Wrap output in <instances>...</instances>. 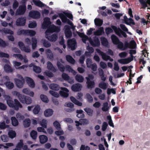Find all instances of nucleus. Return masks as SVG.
Here are the masks:
<instances>
[{
	"label": "nucleus",
	"mask_w": 150,
	"mask_h": 150,
	"mask_svg": "<svg viewBox=\"0 0 150 150\" xmlns=\"http://www.w3.org/2000/svg\"><path fill=\"white\" fill-rule=\"evenodd\" d=\"M6 99L8 105L15 110H18L19 108H21L23 107L22 105L17 99H15L13 101L12 98L9 96H6Z\"/></svg>",
	"instance_id": "1"
},
{
	"label": "nucleus",
	"mask_w": 150,
	"mask_h": 150,
	"mask_svg": "<svg viewBox=\"0 0 150 150\" xmlns=\"http://www.w3.org/2000/svg\"><path fill=\"white\" fill-rule=\"evenodd\" d=\"M111 39L113 44L115 45H117L118 49L122 48L123 46V43L120 41L118 38L114 34L112 35L111 36Z\"/></svg>",
	"instance_id": "2"
},
{
	"label": "nucleus",
	"mask_w": 150,
	"mask_h": 150,
	"mask_svg": "<svg viewBox=\"0 0 150 150\" xmlns=\"http://www.w3.org/2000/svg\"><path fill=\"white\" fill-rule=\"evenodd\" d=\"M19 79H15L14 80L16 86L20 88H22L24 83L25 80L22 76L20 75H18Z\"/></svg>",
	"instance_id": "3"
},
{
	"label": "nucleus",
	"mask_w": 150,
	"mask_h": 150,
	"mask_svg": "<svg viewBox=\"0 0 150 150\" xmlns=\"http://www.w3.org/2000/svg\"><path fill=\"white\" fill-rule=\"evenodd\" d=\"M91 45L93 47H98L100 45V43L98 38L96 36L93 38V40L91 39L89 40Z\"/></svg>",
	"instance_id": "4"
},
{
	"label": "nucleus",
	"mask_w": 150,
	"mask_h": 150,
	"mask_svg": "<svg viewBox=\"0 0 150 150\" xmlns=\"http://www.w3.org/2000/svg\"><path fill=\"white\" fill-rule=\"evenodd\" d=\"M76 45V42L74 39L69 40L67 41L68 47L71 50H73L75 49Z\"/></svg>",
	"instance_id": "5"
},
{
	"label": "nucleus",
	"mask_w": 150,
	"mask_h": 150,
	"mask_svg": "<svg viewBox=\"0 0 150 150\" xmlns=\"http://www.w3.org/2000/svg\"><path fill=\"white\" fill-rule=\"evenodd\" d=\"M29 16L34 19L40 18L41 14L40 12L37 11H32L29 13Z\"/></svg>",
	"instance_id": "6"
},
{
	"label": "nucleus",
	"mask_w": 150,
	"mask_h": 150,
	"mask_svg": "<svg viewBox=\"0 0 150 150\" xmlns=\"http://www.w3.org/2000/svg\"><path fill=\"white\" fill-rule=\"evenodd\" d=\"M26 18L22 17L18 18L16 21V24L18 26H24L25 24Z\"/></svg>",
	"instance_id": "7"
},
{
	"label": "nucleus",
	"mask_w": 150,
	"mask_h": 150,
	"mask_svg": "<svg viewBox=\"0 0 150 150\" xmlns=\"http://www.w3.org/2000/svg\"><path fill=\"white\" fill-rule=\"evenodd\" d=\"M61 91H59V94L61 96L64 98L68 97L69 95L68 92L69 90L66 88H61Z\"/></svg>",
	"instance_id": "8"
},
{
	"label": "nucleus",
	"mask_w": 150,
	"mask_h": 150,
	"mask_svg": "<svg viewBox=\"0 0 150 150\" xmlns=\"http://www.w3.org/2000/svg\"><path fill=\"white\" fill-rule=\"evenodd\" d=\"M64 28V32L66 37L67 38H71L72 36V32L71 30L70 27L68 25H66Z\"/></svg>",
	"instance_id": "9"
},
{
	"label": "nucleus",
	"mask_w": 150,
	"mask_h": 150,
	"mask_svg": "<svg viewBox=\"0 0 150 150\" xmlns=\"http://www.w3.org/2000/svg\"><path fill=\"white\" fill-rule=\"evenodd\" d=\"M82 88L81 85L79 83H76L73 84L71 87L72 90L74 92L80 91Z\"/></svg>",
	"instance_id": "10"
},
{
	"label": "nucleus",
	"mask_w": 150,
	"mask_h": 150,
	"mask_svg": "<svg viewBox=\"0 0 150 150\" xmlns=\"http://www.w3.org/2000/svg\"><path fill=\"white\" fill-rule=\"evenodd\" d=\"M51 22L50 19L49 17H45L44 19V21L42 24V26L43 28H47L49 25L50 24Z\"/></svg>",
	"instance_id": "11"
},
{
	"label": "nucleus",
	"mask_w": 150,
	"mask_h": 150,
	"mask_svg": "<svg viewBox=\"0 0 150 150\" xmlns=\"http://www.w3.org/2000/svg\"><path fill=\"white\" fill-rule=\"evenodd\" d=\"M87 80L86 83L87 84V87L89 89H92L95 86V82L94 81H91L90 78L88 77H86Z\"/></svg>",
	"instance_id": "12"
},
{
	"label": "nucleus",
	"mask_w": 150,
	"mask_h": 150,
	"mask_svg": "<svg viewBox=\"0 0 150 150\" xmlns=\"http://www.w3.org/2000/svg\"><path fill=\"white\" fill-rule=\"evenodd\" d=\"M26 7L25 4L19 6V9L17 10V13L19 15L23 14L26 11Z\"/></svg>",
	"instance_id": "13"
},
{
	"label": "nucleus",
	"mask_w": 150,
	"mask_h": 150,
	"mask_svg": "<svg viewBox=\"0 0 150 150\" xmlns=\"http://www.w3.org/2000/svg\"><path fill=\"white\" fill-rule=\"evenodd\" d=\"M97 52L101 55L102 58L104 60L107 61L108 60V58H110V57L107 55L106 54L103 52L101 51L99 49H97Z\"/></svg>",
	"instance_id": "14"
},
{
	"label": "nucleus",
	"mask_w": 150,
	"mask_h": 150,
	"mask_svg": "<svg viewBox=\"0 0 150 150\" xmlns=\"http://www.w3.org/2000/svg\"><path fill=\"white\" fill-rule=\"evenodd\" d=\"M46 38L52 42H55L57 38V36L56 34H53L51 35H46Z\"/></svg>",
	"instance_id": "15"
},
{
	"label": "nucleus",
	"mask_w": 150,
	"mask_h": 150,
	"mask_svg": "<svg viewBox=\"0 0 150 150\" xmlns=\"http://www.w3.org/2000/svg\"><path fill=\"white\" fill-rule=\"evenodd\" d=\"M132 61L131 58H127L119 59L118 60V62L120 63L123 64H127L129 63Z\"/></svg>",
	"instance_id": "16"
},
{
	"label": "nucleus",
	"mask_w": 150,
	"mask_h": 150,
	"mask_svg": "<svg viewBox=\"0 0 150 150\" xmlns=\"http://www.w3.org/2000/svg\"><path fill=\"white\" fill-rule=\"evenodd\" d=\"M4 69L5 71L8 73H12L14 70V69H13L8 64L5 65Z\"/></svg>",
	"instance_id": "17"
},
{
	"label": "nucleus",
	"mask_w": 150,
	"mask_h": 150,
	"mask_svg": "<svg viewBox=\"0 0 150 150\" xmlns=\"http://www.w3.org/2000/svg\"><path fill=\"white\" fill-rule=\"evenodd\" d=\"M104 33V28L103 27H100L98 30H96L94 33V35H95L99 36L102 35Z\"/></svg>",
	"instance_id": "18"
},
{
	"label": "nucleus",
	"mask_w": 150,
	"mask_h": 150,
	"mask_svg": "<svg viewBox=\"0 0 150 150\" xmlns=\"http://www.w3.org/2000/svg\"><path fill=\"white\" fill-rule=\"evenodd\" d=\"M40 142L41 144H44L47 142L48 140V138L44 135H41L39 136Z\"/></svg>",
	"instance_id": "19"
},
{
	"label": "nucleus",
	"mask_w": 150,
	"mask_h": 150,
	"mask_svg": "<svg viewBox=\"0 0 150 150\" xmlns=\"http://www.w3.org/2000/svg\"><path fill=\"white\" fill-rule=\"evenodd\" d=\"M27 84L30 87L34 88L35 86V83L34 81L31 78L28 77L26 80Z\"/></svg>",
	"instance_id": "20"
},
{
	"label": "nucleus",
	"mask_w": 150,
	"mask_h": 150,
	"mask_svg": "<svg viewBox=\"0 0 150 150\" xmlns=\"http://www.w3.org/2000/svg\"><path fill=\"white\" fill-rule=\"evenodd\" d=\"M53 110L51 109H47L44 112V115L46 117H50L53 114Z\"/></svg>",
	"instance_id": "21"
},
{
	"label": "nucleus",
	"mask_w": 150,
	"mask_h": 150,
	"mask_svg": "<svg viewBox=\"0 0 150 150\" xmlns=\"http://www.w3.org/2000/svg\"><path fill=\"white\" fill-rule=\"evenodd\" d=\"M66 59L67 61L71 64H74L75 63V61L70 55H66Z\"/></svg>",
	"instance_id": "22"
},
{
	"label": "nucleus",
	"mask_w": 150,
	"mask_h": 150,
	"mask_svg": "<svg viewBox=\"0 0 150 150\" xmlns=\"http://www.w3.org/2000/svg\"><path fill=\"white\" fill-rule=\"evenodd\" d=\"M33 2L35 5L40 7H42L45 6V4H43L40 0H33Z\"/></svg>",
	"instance_id": "23"
},
{
	"label": "nucleus",
	"mask_w": 150,
	"mask_h": 150,
	"mask_svg": "<svg viewBox=\"0 0 150 150\" xmlns=\"http://www.w3.org/2000/svg\"><path fill=\"white\" fill-rule=\"evenodd\" d=\"M100 41L102 45L103 46L106 47L108 46V42L105 38L102 37L100 38Z\"/></svg>",
	"instance_id": "24"
},
{
	"label": "nucleus",
	"mask_w": 150,
	"mask_h": 150,
	"mask_svg": "<svg viewBox=\"0 0 150 150\" xmlns=\"http://www.w3.org/2000/svg\"><path fill=\"white\" fill-rule=\"evenodd\" d=\"M49 87L51 89L56 91H58L60 88L59 85L56 83H52L50 84L49 86Z\"/></svg>",
	"instance_id": "25"
},
{
	"label": "nucleus",
	"mask_w": 150,
	"mask_h": 150,
	"mask_svg": "<svg viewBox=\"0 0 150 150\" xmlns=\"http://www.w3.org/2000/svg\"><path fill=\"white\" fill-rule=\"evenodd\" d=\"M70 99L71 101L75 104L76 105L79 106H81L82 105V103L77 100L74 97L72 96H71L70 98Z\"/></svg>",
	"instance_id": "26"
},
{
	"label": "nucleus",
	"mask_w": 150,
	"mask_h": 150,
	"mask_svg": "<svg viewBox=\"0 0 150 150\" xmlns=\"http://www.w3.org/2000/svg\"><path fill=\"white\" fill-rule=\"evenodd\" d=\"M57 66L59 70L62 72H64L65 69V67L64 66L61 64L59 62L57 61Z\"/></svg>",
	"instance_id": "27"
},
{
	"label": "nucleus",
	"mask_w": 150,
	"mask_h": 150,
	"mask_svg": "<svg viewBox=\"0 0 150 150\" xmlns=\"http://www.w3.org/2000/svg\"><path fill=\"white\" fill-rule=\"evenodd\" d=\"M28 30L23 29L18 31L17 32V34L18 35L23 34L25 35L28 36Z\"/></svg>",
	"instance_id": "28"
},
{
	"label": "nucleus",
	"mask_w": 150,
	"mask_h": 150,
	"mask_svg": "<svg viewBox=\"0 0 150 150\" xmlns=\"http://www.w3.org/2000/svg\"><path fill=\"white\" fill-rule=\"evenodd\" d=\"M32 45L33 49H35L37 46V40L35 38H31Z\"/></svg>",
	"instance_id": "29"
},
{
	"label": "nucleus",
	"mask_w": 150,
	"mask_h": 150,
	"mask_svg": "<svg viewBox=\"0 0 150 150\" xmlns=\"http://www.w3.org/2000/svg\"><path fill=\"white\" fill-rule=\"evenodd\" d=\"M54 32V26L47 27V28L45 32V33L46 35H48L49 33H52Z\"/></svg>",
	"instance_id": "30"
},
{
	"label": "nucleus",
	"mask_w": 150,
	"mask_h": 150,
	"mask_svg": "<svg viewBox=\"0 0 150 150\" xmlns=\"http://www.w3.org/2000/svg\"><path fill=\"white\" fill-rule=\"evenodd\" d=\"M4 84L9 89H12L14 86L13 83L11 81H6Z\"/></svg>",
	"instance_id": "31"
},
{
	"label": "nucleus",
	"mask_w": 150,
	"mask_h": 150,
	"mask_svg": "<svg viewBox=\"0 0 150 150\" xmlns=\"http://www.w3.org/2000/svg\"><path fill=\"white\" fill-rule=\"evenodd\" d=\"M95 25L96 26H100L103 23V21L99 18H96L94 20Z\"/></svg>",
	"instance_id": "32"
},
{
	"label": "nucleus",
	"mask_w": 150,
	"mask_h": 150,
	"mask_svg": "<svg viewBox=\"0 0 150 150\" xmlns=\"http://www.w3.org/2000/svg\"><path fill=\"white\" fill-rule=\"evenodd\" d=\"M47 68L50 70H51L55 72L56 70L55 68L53 67L52 64L50 62L48 61L47 62Z\"/></svg>",
	"instance_id": "33"
},
{
	"label": "nucleus",
	"mask_w": 150,
	"mask_h": 150,
	"mask_svg": "<svg viewBox=\"0 0 150 150\" xmlns=\"http://www.w3.org/2000/svg\"><path fill=\"white\" fill-rule=\"evenodd\" d=\"M59 16L61 19L62 22L63 23H66L68 20V18L66 17V16L62 13L59 14Z\"/></svg>",
	"instance_id": "34"
},
{
	"label": "nucleus",
	"mask_w": 150,
	"mask_h": 150,
	"mask_svg": "<svg viewBox=\"0 0 150 150\" xmlns=\"http://www.w3.org/2000/svg\"><path fill=\"white\" fill-rule=\"evenodd\" d=\"M84 110L89 116H91L93 115V110L90 108H86L84 109Z\"/></svg>",
	"instance_id": "35"
},
{
	"label": "nucleus",
	"mask_w": 150,
	"mask_h": 150,
	"mask_svg": "<svg viewBox=\"0 0 150 150\" xmlns=\"http://www.w3.org/2000/svg\"><path fill=\"white\" fill-rule=\"evenodd\" d=\"M75 78L76 80L79 82H82L84 80L83 77L80 74H77L76 75Z\"/></svg>",
	"instance_id": "36"
},
{
	"label": "nucleus",
	"mask_w": 150,
	"mask_h": 150,
	"mask_svg": "<svg viewBox=\"0 0 150 150\" xmlns=\"http://www.w3.org/2000/svg\"><path fill=\"white\" fill-rule=\"evenodd\" d=\"M109 108L108 106V103L106 102L103 103V107L102 108V110L104 112H107L109 110Z\"/></svg>",
	"instance_id": "37"
},
{
	"label": "nucleus",
	"mask_w": 150,
	"mask_h": 150,
	"mask_svg": "<svg viewBox=\"0 0 150 150\" xmlns=\"http://www.w3.org/2000/svg\"><path fill=\"white\" fill-rule=\"evenodd\" d=\"M40 110V106L38 105L35 106L33 110V112L34 114L36 115L39 113Z\"/></svg>",
	"instance_id": "38"
},
{
	"label": "nucleus",
	"mask_w": 150,
	"mask_h": 150,
	"mask_svg": "<svg viewBox=\"0 0 150 150\" xmlns=\"http://www.w3.org/2000/svg\"><path fill=\"white\" fill-rule=\"evenodd\" d=\"M30 120L28 118L25 119L23 122V124L25 127H29L30 125Z\"/></svg>",
	"instance_id": "39"
},
{
	"label": "nucleus",
	"mask_w": 150,
	"mask_h": 150,
	"mask_svg": "<svg viewBox=\"0 0 150 150\" xmlns=\"http://www.w3.org/2000/svg\"><path fill=\"white\" fill-rule=\"evenodd\" d=\"M30 135L33 139L35 140L37 137V132L36 131L33 130L30 133Z\"/></svg>",
	"instance_id": "40"
},
{
	"label": "nucleus",
	"mask_w": 150,
	"mask_h": 150,
	"mask_svg": "<svg viewBox=\"0 0 150 150\" xmlns=\"http://www.w3.org/2000/svg\"><path fill=\"white\" fill-rule=\"evenodd\" d=\"M33 71L37 74L40 73L41 72V69L39 67L34 65L33 67Z\"/></svg>",
	"instance_id": "41"
},
{
	"label": "nucleus",
	"mask_w": 150,
	"mask_h": 150,
	"mask_svg": "<svg viewBox=\"0 0 150 150\" xmlns=\"http://www.w3.org/2000/svg\"><path fill=\"white\" fill-rule=\"evenodd\" d=\"M0 31L1 32H4L6 34H13V31L11 30L10 29H6L4 28L2 30H0Z\"/></svg>",
	"instance_id": "42"
},
{
	"label": "nucleus",
	"mask_w": 150,
	"mask_h": 150,
	"mask_svg": "<svg viewBox=\"0 0 150 150\" xmlns=\"http://www.w3.org/2000/svg\"><path fill=\"white\" fill-rule=\"evenodd\" d=\"M8 135L9 138L12 139L16 137V133L14 131L11 130L8 132Z\"/></svg>",
	"instance_id": "43"
},
{
	"label": "nucleus",
	"mask_w": 150,
	"mask_h": 150,
	"mask_svg": "<svg viewBox=\"0 0 150 150\" xmlns=\"http://www.w3.org/2000/svg\"><path fill=\"white\" fill-rule=\"evenodd\" d=\"M116 33L117 35L120 37L121 35L125 38H126L127 36V35L125 33L122 31L120 29H119V30L116 32Z\"/></svg>",
	"instance_id": "44"
},
{
	"label": "nucleus",
	"mask_w": 150,
	"mask_h": 150,
	"mask_svg": "<svg viewBox=\"0 0 150 150\" xmlns=\"http://www.w3.org/2000/svg\"><path fill=\"white\" fill-rule=\"evenodd\" d=\"M11 122L12 125L13 126H16L18 125V122L15 117H12L11 118Z\"/></svg>",
	"instance_id": "45"
},
{
	"label": "nucleus",
	"mask_w": 150,
	"mask_h": 150,
	"mask_svg": "<svg viewBox=\"0 0 150 150\" xmlns=\"http://www.w3.org/2000/svg\"><path fill=\"white\" fill-rule=\"evenodd\" d=\"M129 48L134 49L136 46V43L134 40H131L129 43Z\"/></svg>",
	"instance_id": "46"
},
{
	"label": "nucleus",
	"mask_w": 150,
	"mask_h": 150,
	"mask_svg": "<svg viewBox=\"0 0 150 150\" xmlns=\"http://www.w3.org/2000/svg\"><path fill=\"white\" fill-rule=\"evenodd\" d=\"M40 98L45 103H48L49 100L47 97L45 95L41 94L40 96Z\"/></svg>",
	"instance_id": "47"
},
{
	"label": "nucleus",
	"mask_w": 150,
	"mask_h": 150,
	"mask_svg": "<svg viewBox=\"0 0 150 150\" xmlns=\"http://www.w3.org/2000/svg\"><path fill=\"white\" fill-rule=\"evenodd\" d=\"M128 47L129 48V43L127 42H125L124 43V45L123 44V46L121 48L119 49L121 50H124L127 49Z\"/></svg>",
	"instance_id": "48"
},
{
	"label": "nucleus",
	"mask_w": 150,
	"mask_h": 150,
	"mask_svg": "<svg viewBox=\"0 0 150 150\" xmlns=\"http://www.w3.org/2000/svg\"><path fill=\"white\" fill-rule=\"evenodd\" d=\"M42 41H43V45L45 47L48 48L51 46V44L49 41L47 40H42Z\"/></svg>",
	"instance_id": "49"
},
{
	"label": "nucleus",
	"mask_w": 150,
	"mask_h": 150,
	"mask_svg": "<svg viewBox=\"0 0 150 150\" xmlns=\"http://www.w3.org/2000/svg\"><path fill=\"white\" fill-rule=\"evenodd\" d=\"M53 125L57 129L59 130L61 129L60 125L57 121H55L53 123Z\"/></svg>",
	"instance_id": "50"
},
{
	"label": "nucleus",
	"mask_w": 150,
	"mask_h": 150,
	"mask_svg": "<svg viewBox=\"0 0 150 150\" xmlns=\"http://www.w3.org/2000/svg\"><path fill=\"white\" fill-rule=\"evenodd\" d=\"M86 96L88 102L89 103H92L93 101V100L92 96L88 93H87L86 94Z\"/></svg>",
	"instance_id": "51"
},
{
	"label": "nucleus",
	"mask_w": 150,
	"mask_h": 150,
	"mask_svg": "<svg viewBox=\"0 0 150 150\" xmlns=\"http://www.w3.org/2000/svg\"><path fill=\"white\" fill-rule=\"evenodd\" d=\"M79 122L81 123V124L83 125H87L89 124V120L86 119H81L79 120Z\"/></svg>",
	"instance_id": "52"
},
{
	"label": "nucleus",
	"mask_w": 150,
	"mask_h": 150,
	"mask_svg": "<svg viewBox=\"0 0 150 150\" xmlns=\"http://www.w3.org/2000/svg\"><path fill=\"white\" fill-rule=\"evenodd\" d=\"M1 138L2 141L4 142H7L9 140L8 137L6 135H2Z\"/></svg>",
	"instance_id": "53"
},
{
	"label": "nucleus",
	"mask_w": 150,
	"mask_h": 150,
	"mask_svg": "<svg viewBox=\"0 0 150 150\" xmlns=\"http://www.w3.org/2000/svg\"><path fill=\"white\" fill-rule=\"evenodd\" d=\"M9 127V125H6L5 121H3L0 124V128L1 129H4Z\"/></svg>",
	"instance_id": "54"
},
{
	"label": "nucleus",
	"mask_w": 150,
	"mask_h": 150,
	"mask_svg": "<svg viewBox=\"0 0 150 150\" xmlns=\"http://www.w3.org/2000/svg\"><path fill=\"white\" fill-rule=\"evenodd\" d=\"M6 145H4L3 144H0V146H3L4 147L5 149H8L9 147L12 146L13 145V143H7L5 144ZM1 147H0V149Z\"/></svg>",
	"instance_id": "55"
},
{
	"label": "nucleus",
	"mask_w": 150,
	"mask_h": 150,
	"mask_svg": "<svg viewBox=\"0 0 150 150\" xmlns=\"http://www.w3.org/2000/svg\"><path fill=\"white\" fill-rule=\"evenodd\" d=\"M23 145V140L22 139H20V142H18L16 146L17 148L21 149Z\"/></svg>",
	"instance_id": "56"
},
{
	"label": "nucleus",
	"mask_w": 150,
	"mask_h": 150,
	"mask_svg": "<svg viewBox=\"0 0 150 150\" xmlns=\"http://www.w3.org/2000/svg\"><path fill=\"white\" fill-rule=\"evenodd\" d=\"M99 86L100 88L105 90L107 88L106 84L105 82H102L99 84Z\"/></svg>",
	"instance_id": "57"
},
{
	"label": "nucleus",
	"mask_w": 150,
	"mask_h": 150,
	"mask_svg": "<svg viewBox=\"0 0 150 150\" xmlns=\"http://www.w3.org/2000/svg\"><path fill=\"white\" fill-rule=\"evenodd\" d=\"M62 77L65 80L69 81L70 79V77L67 74L63 73L62 74Z\"/></svg>",
	"instance_id": "58"
},
{
	"label": "nucleus",
	"mask_w": 150,
	"mask_h": 150,
	"mask_svg": "<svg viewBox=\"0 0 150 150\" xmlns=\"http://www.w3.org/2000/svg\"><path fill=\"white\" fill-rule=\"evenodd\" d=\"M26 96H25L24 95H22L19 98V99L22 103H25V99Z\"/></svg>",
	"instance_id": "59"
},
{
	"label": "nucleus",
	"mask_w": 150,
	"mask_h": 150,
	"mask_svg": "<svg viewBox=\"0 0 150 150\" xmlns=\"http://www.w3.org/2000/svg\"><path fill=\"white\" fill-rule=\"evenodd\" d=\"M16 117L17 119L19 120H23L25 118L24 116L23 115H22L19 112H18L17 113L16 115Z\"/></svg>",
	"instance_id": "60"
},
{
	"label": "nucleus",
	"mask_w": 150,
	"mask_h": 150,
	"mask_svg": "<svg viewBox=\"0 0 150 150\" xmlns=\"http://www.w3.org/2000/svg\"><path fill=\"white\" fill-rule=\"evenodd\" d=\"M76 112L77 113L76 116H78L80 114H81V116H82L81 117H84L85 115L83 113V111L82 110H76Z\"/></svg>",
	"instance_id": "61"
},
{
	"label": "nucleus",
	"mask_w": 150,
	"mask_h": 150,
	"mask_svg": "<svg viewBox=\"0 0 150 150\" xmlns=\"http://www.w3.org/2000/svg\"><path fill=\"white\" fill-rule=\"evenodd\" d=\"M50 93L55 97L58 98L59 96V94L57 93L52 90L49 91Z\"/></svg>",
	"instance_id": "62"
},
{
	"label": "nucleus",
	"mask_w": 150,
	"mask_h": 150,
	"mask_svg": "<svg viewBox=\"0 0 150 150\" xmlns=\"http://www.w3.org/2000/svg\"><path fill=\"white\" fill-rule=\"evenodd\" d=\"M86 63L87 66L89 68L91 66L92 62L91 59L89 58H87L86 60Z\"/></svg>",
	"instance_id": "63"
},
{
	"label": "nucleus",
	"mask_w": 150,
	"mask_h": 150,
	"mask_svg": "<svg viewBox=\"0 0 150 150\" xmlns=\"http://www.w3.org/2000/svg\"><path fill=\"white\" fill-rule=\"evenodd\" d=\"M64 14L66 16V17L68 18L71 20H73V16L71 13L64 12Z\"/></svg>",
	"instance_id": "64"
}]
</instances>
